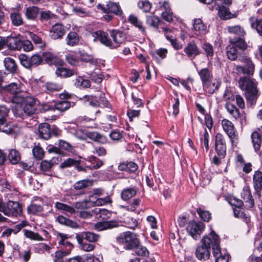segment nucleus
<instances>
[{
    "instance_id": "1",
    "label": "nucleus",
    "mask_w": 262,
    "mask_h": 262,
    "mask_svg": "<svg viewBox=\"0 0 262 262\" xmlns=\"http://www.w3.org/2000/svg\"><path fill=\"white\" fill-rule=\"evenodd\" d=\"M23 100L20 102L13 110L14 115L16 117L24 119L37 112V100L32 97L23 96Z\"/></svg>"
},
{
    "instance_id": "2",
    "label": "nucleus",
    "mask_w": 262,
    "mask_h": 262,
    "mask_svg": "<svg viewBox=\"0 0 262 262\" xmlns=\"http://www.w3.org/2000/svg\"><path fill=\"white\" fill-rule=\"evenodd\" d=\"M240 89L246 91V97L248 101L253 103L257 98L258 91L255 79L248 76H242L238 80Z\"/></svg>"
},
{
    "instance_id": "3",
    "label": "nucleus",
    "mask_w": 262,
    "mask_h": 262,
    "mask_svg": "<svg viewBox=\"0 0 262 262\" xmlns=\"http://www.w3.org/2000/svg\"><path fill=\"white\" fill-rule=\"evenodd\" d=\"M68 236L67 234L58 232L57 239L60 249L55 253L54 262H65L63 257L69 255L73 248L72 243L67 241Z\"/></svg>"
},
{
    "instance_id": "4",
    "label": "nucleus",
    "mask_w": 262,
    "mask_h": 262,
    "mask_svg": "<svg viewBox=\"0 0 262 262\" xmlns=\"http://www.w3.org/2000/svg\"><path fill=\"white\" fill-rule=\"evenodd\" d=\"M215 232L212 230L207 235L205 236L201 240L202 245L196 247L195 256L200 260H207L210 256V248L213 247Z\"/></svg>"
},
{
    "instance_id": "5",
    "label": "nucleus",
    "mask_w": 262,
    "mask_h": 262,
    "mask_svg": "<svg viewBox=\"0 0 262 262\" xmlns=\"http://www.w3.org/2000/svg\"><path fill=\"white\" fill-rule=\"evenodd\" d=\"M239 61L244 63L245 65L235 66V70L236 74H243L248 77L252 76L255 71V64L252 60L246 55H242L239 56Z\"/></svg>"
},
{
    "instance_id": "6",
    "label": "nucleus",
    "mask_w": 262,
    "mask_h": 262,
    "mask_svg": "<svg viewBox=\"0 0 262 262\" xmlns=\"http://www.w3.org/2000/svg\"><path fill=\"white\" fill-rule=\"evenodd\" d=\"M116 240L118 243L124 244L127 250H133L140 243L137 235L129 231L121 233Z\"/></svg>"
},
{
    "instance_id": "7",
    "label": "nucleus",
    "mask_w": 262,
    "mask_h": 262,
    "mask_svg": "<svg viewBox=\"0 0 262 262\" xmlns=\"http://www.w3.org/2000/svg\"><path fill=\"white\" fill-rule=\"evenodd\" d=\"M19 59L21 64L28 69L35 68L43 62L42 57L39 54H35L30 57L25 54H20Z\"/></svg>"
},
{
    "instance_id": "8",
    "label": "nucleus",
    "mask_w": 262,
    "mask_h": 262,
    "mask_svg": "<svg viewBox=\"0 0 262 262\" xmlns=\"http://www.w3.org/2000/svg\"><path fill=\"white\" fill-rule=\"evenodd\" d=\"M9 110L0 105V132L10 135L14 133L12 124L8 120Z\"/></svg>"
},
{
    "instance_id": "9",
    "label": "nucleus",
    "mask_w": 262,
    "mask_h": 262,
    "mask_svg": "<svg viewBox=\"0 0 262 262\" xmlns=\"http://www.w3.org/2000/svg\"><path fill=\"white\" fill-rule=\"evenodd\" d=\"M97 7L104 13H112L120 18H124V13L119 3L108 1L105 5L98 4Z\"/></svg>"
},
{
    "instance_id": "10",
    "label": "nucleus",
    "mask_w": 262,
    "mask_h": 262,
    "mask_svg": "<svg viewBox=\"0 0 262 262\" xmlns=\"http://www.w3.org/2000/svg\"><path fill=\"white\" fill-rule=\"evenodd\" d=\"M22 204L17 201L9 200L6 203L4 214L8 217L16 218L23 215Z\"/></svg>"
},
{
    "instance_id": "11",
    "label": "nucleus",
    "mask_w": 262,
    "mask_h": 262,
    "mask_svg": "<svg viewBox=\"0 0 262 262\" xmlns=\"http://www.w3.org/2000/svg\"><path fill=\"white\" fill-rule=\"evenodd\" d=\"M5 91L12 95L11 100L13 103L18 104L24 99L25 95L21 89L20 83H11L5 87Z\"/></svg>"
},
{
    "instance_id": "12",
    "label": "nucleus",
    "mask_w": 262,
    "mask_h": 262,
    "mask_svg": "<svg viewBox=\"0 0 262 262\" xmlns=\"http://www.w3.org/2000/svg\"><path fill=\"white\" fill-rule=\"evenodd\" d=\"M205 227V225L203 223L192 221L188 223L186 230L189 235L196 240L200 238Z\"/></svg>"
},
{
    "instance_id": "13",
    "label": "nucleus",
    "mask_w": 262,
    "mask_h": 262,
    "mask_svg": "<svg viewBox=\"0 0 262 262\" xmlns=\"http://www.w3.org/2000/svg\"><path fill=\"white\" fill-rule=\"evenodd\" d=\"M110 34L112 38L111 40V49H116L124 43L126 40V35L118 30H111Z\"/></svg>"
},
{
    "instance_id": "14",
    "label": "nucleus",
    "mask_w": 262,
    "mask_h": 262,
    "mask_svg": "<svg viewBox=\"0 0 262 262\" xmlns=\"http://www.w3.org/2000/svg\"><path fill=\"white\" fill-rule=\"evenodd\" d=\"M221 124L225 132L227 134L232 143L238 139V135L233 123L228 119L222 120Z\"/></svg>"
},
{
    "instance_id": "15",
    "label": "nucleus",
    "mask_w": 262,
    "mask_h": 262,
    "mask_svg": "<svg viewBox=\"0 0 262 262\" xmlns=\"http://www.w3.org/2000/svg\"><path fill=\"white\" fill-rule=\"evenodd\" d=\"M82 132L83 133L82 136L77 135L78 138L80 139L85 140L86 138H89L94 142H97L101 144H105L107 142V138L97 132L83 130Z\"/></svg>"
},
{
    "instance_id": "16",
    "label": "nucleus",
    "mask_w": 262,
    "mask_h": 262,
    "mask_svg": "<svg viewBox=\"0 0 262 262\" xmlns=\"http://www.w3.org/2000/svg\"><path fill=\"white\" fill-rule=\"evenodd\" d=\"M225 107L233 118L240 122L242 125L246 124L245 114H241L239 110L230 102H226Z\"/></svg>"
},
{
    "instance_id": "17",
    "label": "nucleus",
    "mask_w": 262,
    "mask_h": 262,
    "mask_svg": "<svg viewBox=\"0 0 262 262\" xmlns=\"http://www.w3.org/2000/svg\"><path fill=\"white\" fill-rule=\"evenodd\" d=\"M215 151L221 158H224L226 155V146L225 140L222 134L218 133L215 136Z\"/></svg>"
},
{
    "instance_id": "18",
    "label": "nucleus",
    "mask_w": 262,
    "mask_h": 262,
    "mask_svg": "<svg viewBox=\"0 0 262 262\" xmlns=\"http://www.w3.org/2000/svg\"><path fill=\"white\" fill-rule=\"evenodd\" d=\"M6 45L12 51H20L21 49L22 39L20 35L8 36L6 38Z\"/></svg>"
},
{
    "instance_id": "19",
    "label": "nucleus",
    "mask_w": 262,
    "mask_h": 262,
    "mask_svg": "<svg viewBox=\"0 0 262 262\" xmlns=\"http://www.w3.org/2000/svg\"><path fill=\"white\" fill-rule=\"evenodd\" d=\"M75 238L77 241H80V242L83 240L86 242L88 241L89 243H95L99 241L100 235L93 232L83 231L76 233Z\"/></svg>"
},
{
    "instance_id": "20",
    "label": "nucleus",
    "mask_w": 262,
    "mask_h": 262,
    "mask_svg": "<svg viewBox=\"0 0 262 262\" xmlns=\"http://www.w3.org/2000/svg\"><path fill=\"white\" fill-rule=\"evenodd\" d=\"M94 41H99L103 45L111 49V39L107 32L99 30L92 33Z\"/></svg>"
},
{
    "instance_id": "21",
    "label": "nucleus",
    "mask_w": 262,
    "mask_h": 262,
    "mask_svg": "<svg viewBox=\"0 0 262 262\" xmlns=\"http://www.w3.org/2000/svg\"><path fill=\"white\" fill-rule=\"evenodd\" d=\"M42 199L36 197L27 207V212L30 214H37L43 211Z\"/></svg>"
},
{
    "instance_id": "22",
    "label": "nucleus",
    "mask_w": 262,
    "mask_h": 262,
    "mask_svg": "<svg viewBox=\"0 0 262 262\" xmlns=\"http://www.w3.org/2000/svg\"><path fill=\"white\" fill-rule=\"evenodd\" d=\"M118 222L115 220H111L98 222L94 224V228L98 231H101L105 230L112 229L113 228L118 227Z\"/></svg>"
},
{
    "instance_id": "23",
    "label": "nucleus",
    "mask_w": 262,
    "mask_h": 262,
    "mask_svg": "<svg viewBox=\"0 0 262 262\" xmlns=\"http://www.w3.org/2000/svg\"><path fill=\"white\" fill-rule=\"evenodd\" d=\"M214 241H213L212 253L215 258L218 257H222L224 256L223 253L225 254H229L226 249H221L220 246V237L218 235L215 234Z\"/></svg>"
},
{
    "instance_id": "24",
    "label": "nucleus",
    "mask_w": 262,
    "mask_h": 262,
    "mask_svg": "<svg viewBox=\"0 0 262 262\" xmlns=\"http://www.w3.org/2000/svg\"><path fill=\"white\" fill-rule=\"evenodd\" d=\"M66 33V29L63 25L60 24L54 25L50 32V35L53 39L61 38Z\"/></svg>"
},
{
    "instance_id": "25",
    "label": "nucleus",
    "mask_w": 262,
    "mask_h": 262,
    "mask_svg": "<svg viewBox=\"0 0 262 262\" xmlns=\"http://www.w3.org/2000/svg\"><path fill=\"white\" fill-rule=\"evenodd\" d=\"M184 51L188 57L192 58H195L200 54L199 48L193 41L187 43L184 49Z\"/></svg>"
},
{
    "instance_id": "26",
    "label": "nucleus",
    "mask_w": 262,
    "mask_h": 262,
    "mask_svg": "<svg viewBox=\"0 0 262 262\" xmlns=\"http://www.w3.org/2000/svg\"><path fill=\"white\" fill-rule=\"evenodd\" d=\"M226 55L229 59L234 61L238 59L239 61V56L242 55H246L245 52H241L231 45H228L226 47Z\"/></svg>"
},
{
    "instance_id": "27",
    "label": "nucleus",
    "mask_w": 262,
    "mask_h": 262,
    "mask_svg": "<svg viewBox=\"0 0 262 262\" xmlns=\"http://www.w3.org/2000/svg\"><path fill=\"white\" fill-rule=\"evenodd\" d=\"M205 92L212 94L219 88L221 82L217 79L209 80L202 84Z\"/></svg>"
},
{
    "instance_id": "28",
    "label": "nucleus",
    "mask_w": 262,
    "mask_h": 262,
    "mask_svg": "<svg viewBox=\"0 0 262 262\" xmlns=\"http://www.w3.org/2000/svg\"><path fill=\"white\" fill-rule=\"evenodd\" d=\"M218 15L221 19L223 20L229 19L233 18H236L238 15V12H235L234 13L230 12L229 8L224 6H222L219 7Z\"/></svg>"
},
{
    "instance_id": "29",
    "label": "nucleus",
    "mask_w": 262,
    "mask_h": 262,
    "mask_svg": "<svg viewBox=\"0 0 262 262\" xmlns=\"http://www.w3.org/2000/svg\"><path fill=\"white\" fill-rule=\"evenodd\" d=\"M58 145L60 150L61 155L64 156V152L70 154H74L75 152L74 147L70 143L63 140H59L58 141Z\"/></svg>"
},
{
    "instance_id": "30",
    "label": "nucleus",
    "mask_w": 262,
    "mask_h": 262,
    "mask_svg": "<svg viewBox=\"0 0 262 262\" xmlns=\"http://www.w3.org/2000/svg\"><path fill=\"white\" fill-rule=\"evenodd\" d=\"M128 21L135 27L137 28L142 35H146V28L143 26V22L139 20L137 16L133 14L129 15Z\"/></svg>"
},
{
    "instance_id": "31",
    "label": "nucleus",
    "mask_w": 262,
    "mask_h": 262,
    "mask_svg": "<svg viewBox=\"0 0 262 262\" xmlns=\"http://www.w3.org/2000/svg\"><path fill=\"white\" fill-rule=\"evenodd\" d=\"M38 134L40 138L48 140L51 137V130L50 125L48 123H41L38 126Z\"/></svg>"
},
{
    "instance_id": "32",
    "label": "nucleus",
    "mask_w": 262,
    "mask_h": 262,
    "mask_svg": "<svg viewBox=\"0 0 262 262\" xmlns=\"http://www.w3.org/2000/svg\"><path fill=\"white\" fill-rule=\"evenodd\" d=\"M193 26L194 30L198 32L196 34L203 35L208 32L207 26L200 18L193 20Z\"/></svg>"
},
{
    "instance_id": "33",
    "label": "nucleus",
    "mask_w": 262,
    "mask_h": 262,
    "mask_svg": "<svg viewBox=\"0 0 262 262\" xmlns=\"http://www.w3.org/2000/svg\"><path fill=\"white\" fill-rule=\"evenodd\" d=\"M229 42L231 45L235 47L238 50L244 52L247 48V45L244 39L242 37L230 38Z\"/></svg>"
},
{
    "instance_id": "34",
    "label": "nucleus",
    "mask_w": 262,
    "mask_h": 262,
    "mask_svg": "<svg viewBox=\"0 0 262 262\" xmlns=\"http://www.w3.org/2000/svg\"><path fill=\"white\" fill-rule=\"evenodd\" d=\"M39 8L36 6H30L25 8L24 14L27 19L34 20L38 14Z\"/></svg>"
},
{
    "instance_id": "35",
    "label": "nucleus",
    "mask_w": 262,
    "mask_h": 262,
    "mask_svg": "<svg viewBox=\"0 0 262 262\" xmlns=\"http://www.w3.org/2000/svg\"><path fill=\"white\" fill-rule=\"evenodd\" d=\"M80 40L79 35L74 31L70 32L66 39L67 45L69 46H75L79 43Z\"/></svg>"
},
{
    "instance_id": "36",
    "label": "nucleus",
    "mask_w": 262,
    "mask_h": 262,
    "mask_svg": "<svg viewBox=\"0 0 262 262\" xmlns=\"http://www.w3.org/2000/svg\"><path fill=\"white\" fill-rule=\"evenodd\" d=\"M4 63L8 71L12 74L16 73L17 66L14 59L9 57H6L4 60Z\"/></svg>"
},
{
    "instance_id": "37",
    "label": "nucleus",
    "mask_w": 262,
    "mask_h": 262,
    "mask_svg": "<svg viewBox=\"0 0 262 262\" xmlns=\"http://www.w3.org/2000/svg\"><path fill=\"white\" fill-rule=\"evenodd\" d=\"M62 88L61 84L53 82H47L42 85V88L48 93L59 91Z\"/></svg>"
},
{
    "instance_id": "38",
    "label": "nucleus",
    "mask_w": 262,
    "mask_h": 262,
    "mask_svg": "<svg viewBox=\"0 0 262 262\" xmlns=\"http://www.w3.org/2000/svg\"><path fill=\"white\" fill-rule=\"evenodd\" d=\"M137 164L133 162H123L118 166V169L121 171H126L129 172H134L137 170Z\"/></svg>"
},
{
    "instance_id": "39",
    "label": "nucleus",
    "mask_w": 262,
    "mask_h": 262,
    "mask_svg": "<svg viewBox=\"0 0 262 262\" xmlns=\"http://www.w3.org/2000/svg\"><path fill=\"white\" fill-rule=\"evenodd\" d=\"M251 27L254 29L261 36H262V19L255 17H250L249 18Z\"/></svg>"
},
{
    "instance_id": "40",
    "label": "nucleus",
    "mask_w": 262,
    "mask_h": 262,
    "mask_svg": "<svg viewBox=\"0 0 262 262\" xmlns=\"http://www.w3.org/2000/svg\"><path fill=\"white\" fill-rule=\"evenodd\" d=\"M227 29L229 33L236 35L238 37H244L246 35V31L240 25L228 26Z\"/></svg>"
},
{
    "instance_id": "41",
    "label": "nucleus",
    "mask_w": 262,
    "mask_h": 262,
    "mask_svg": "<svg viewBox=\"0 0 262 262\" xmlns=\"http://www.w3.org/2000/svg\"><path fill=\"white\" fill-rule=\"evenodd\" d=\"M93 181L89 179H84L76 182L73 185V188L76 190H82L92 186Z\"/></svg>"
},
{
    "instance_id": "42",
    "label": "nucleus",
    "mask_w": 262,
    "mask_h": 262,
    "mask_svg": "<svg viewBox=\"0 0 262 262\" xmlns=\"http://www.w3.org/2000/svg\"><path fill=\"white\" fill-rule=\"evenodd\" d=\"M55 73L57 76L63 78L69 77L76 74V72L75 70L68 69L63 67H59L57 68Z\"/></svg>"
},
{
    "instance_id": "43",
    "label": "nucleus",
    "mask_w": 262,
    "mask_h": 262,
    "mask_svg": "<svg viewBox=\"0 0 262 262\" xmlns=\"http://www.w3.org/2000/svg\"><path fill=\"white\" fill-rule=\"evenodd\" d=\"M242 196L248 208H252L254 205V201L249 190L244 189L242 193Z\"/></svg>"
},
{
    "instance_id": "44",
    "label": "nucleus",
    "mask_w": 262,
    "mask_h": 262,
    "mask_svg": "<svg viewBox=\"0 0 262 262\" xmlns=\"http://www.w3.org/2000/svg\"><path fill=\"white\" fill-rule=\"evenodd\" d=\"M251 138L254 149L256 152H257L261 146V136L258 132H254L251 135Z\"/></svg>"
},
{
    "instance_id": "45",
    "label": "nucleus",
    "mask_w": 262,
    "mask_h": 262,
    "mask_svg": "<svg viewBox=\"0 0 262 262\" xmlns=\"http://www.w3.org/2000/svg\"><path fill=\"white\" fill-rule=\"evenodd\" d=\"M79 99L83 102H89V105L93 107H98L100 105V102L98 101V97L96 95H85L82 97H80Z\"/></svg>"
},
{
    "instance_id": "46",
    "label": "nucleus",
    "mask_w": 262,
    "mask_h": 262,
    "mask_svg": "<svg viewBox=\"0 0 262 262\" xmlns=\"http://www.w3.org/2000/svg\"><path fill=\"white\" fill-rule=\"evenodd\" d=\"M198 74L202 80V84L211 80L212 78L211 70L208 68H203L198 72Z\"/></svg>"
},
{
    "instance_id": "47",
    "label": "nucleus",
    "mask_w": 262,
    "mask_h": 262,
    "mask_svg": "<svg viewBox=\"0 0 262 262\" xmlns=\"http://www.w3.org/2000/svg\"><path fill=\"white\" fill-rule=\"evenodd\" d=\"M234 215L235 217L243 219L246 223L250 222V218L249 214L243 211V209L239 207L233 208Z\"/></svg>"
},
{
    "instance_id": "48",
    "label": "nucleus",
    "mask_w": 262,
    "mask_h": 262,
    "mask_svg": "<svg viewBox=\"0 0 262 262\" xmlns=\"http://www.w3.org/2000/svg\"><path fill=\"white\" fill-rule=\"evenodd\" d=\"M253 185L257 190L262 188V172L259 170L256 171L253 176Z\"/></svg>"
},
{
    "instance_id": "49",
    "label": "nucleus",
    "mask_w": 262,
    "mask_h": 262,
    "mask_svg": "<svg viewBox=\"0 0 262 262\" xmlns=\"http://www.w3.org/2000/svg\"><path fill=\"white\" fill-rule=\"evenodd\" d=\"M160 20L159 18L155 15H147L146 16V23L149 27L158 29Z\"/></svg>"
},
{
    "instance_id": "50",
    "label": "nucleus",
    "mask_w": 262,
    "mask_h": 262,
    "mask_svg": "<svg viewBox=\"0 0 262 262\" xmlns=\"http://www.w3.org/2000/svg\"><path fill=\"white\" fill-rule=\"evenodd\" d=\"M136 190L134 188H127L123 189L121 191V196L123 200L127 201L136 195Z\"/></svg>"
},
{
    "instance_id": "51",
    "label": "nucleus",
    "mask_w": 262,
    "mask_h": 262,
    "mask_svg": "<svg viewBox=\"0 0 262 262\" xmlns=\"http://www.w3.org/2000/svg\"><path fill=\"white\" fill-rule=\"evenodd\" d=\"M8 159L12 164H16L20 160V155L15 149L9 150Z\"/></svg>"
},
{
    "instance_id": "52",
    "label": "nucleus",
    "mask_w": 262,
    "mask_h": 262,
    "mask_svg": "<svg viewBox=\"0 0 262 262\" xmlns=\"http://www.w3.org/2000/svg\"><path fill=\"white\" fill-rule=\"evenodd\" d=\"M55 207L58 210L69 212L71 214H74L76 212L75 208L73 206H71L60 202H56L55 203Z\"/></svg>"
},
{
    "instance_id": "53",
    "label": "nucleus",
    "mask_w": 262,
    "mask_h": 262,
    "mask_svg": "<svg viewBox=\"0 0 262 262\" xmlns=\"http://www.w3.org/2000/svg\"><path fill=\"white\" fill-rule=\"evenodd\" d=\"M74 85L79 88H87L91 86V83L90 80L79 76L75 80Z\"/></svg>"
},
{
    "instance_id": "54",
    "label": "nucleus",
    "mask_w": 262,
    "mask_h": 262,
    "mask_svg": "<svg viewBox=\"0 0 262 262\" xmlns=\"http://www.w3.org/2000/svg\"><path fill=\"white\" fill-rule=\"evenodd\" d=\"M10 19L12 24L15 26H19L24 24L21 15L18 12L11 13L10 14Z\"/></svg>"
},
{
    "instance_id": "55",
    "label": "nucleus",
    "mask_w": 262,
    "mask_h": 262,
    "mask_svg": "<svg viewBox=\"0 0 262 262\" xmlns=\"http://www.w3.org/2000/svg\"><path fill=\"white\" fill-rule=\"evenodd\" d=\"M71 106V103L66 100L59 101L55 104V108L61 112L67 111Z\"/></svg>"
},
{
    "instance_id": "56",
    "label": "nucleus",
    "mask_w": 262,
    "mask_h": 262,
    "mask_svg": "<svg viewBox=\"0 0 262 262\" xmlns=\"http://www.w3.org/2000/svg\"><path fill=\"white\" fill-rule=\"evenodd\" d=\"M25 236L31 240L41 241H43V237L38 233L33 232L31 230L25 229L24 230Z\"/></svg>"
},
{
    "instance_id": "57",
    "label": "nucleus",
    "mask_w": 262,
    "mask_h": 262,
    "mask_svg": "<svg viewBox=\"0 0 262 262\" xmlns=\"http://www.w3.org/2000/svg\"><path fill=\"white\" fill-rule=\"evenodd\" d=\"M79 164V161L72 158L64 160L60 165V168L63 169Z\"/></svg>"
},
{
    "instance_id": "58",
    "label": "nucleus",
    "mask_w": 262,
    "mask_h": 262,
    "mask_svg": "<svg viewBox=\"0 0 262 262\" xmlns=\"http://www.w3.org/2000/svg\"><path fill=\"white\" fill-rule=\"evenodd\" d=\"M136 254L140 256L147 257L149 254V252L146 247L140 244L136 247L134 249Z\"/></svg>"
},
{
    "instance_id": "59",
    "label": "nucleus",
    "mask_w": 262,
    "mask_h": 262,
    "mask_svg": "<svg viewBox=\"0 0 262 262\" xmlns=\"http://www.w3.org/2000/svg\"><path fill=\"white\" fill-rule=\"evenodd\" d=\"M78 244L79 245V247L81 249L89 252L93 250L95 248V245L94 243H86V241L82 240L81 242L80 241H77Z\"/></svg>"
},
{
    "instance_id": "60",
    "label": "nucleus",
    "mask_w": 262,
    "mask_h": 262,
    "mask_svg": "<svg viewBox=\"0 0 262 262\" xmlns=\"http://www.w3.org/2000/svg\"><path fill=\"white\" fill-rule=\"evenodd\" d=\"M200 217L204 222H208L211 218V214L209 211L204 210L201 208L196 209Z\"/></svg>"
},
{
    "instance_id": "61",
    "label": "nucleus",
    "mask_w": 262,
    "mask_h": 262,
    "mask_svg": "<svg viewBox=\"0 0 262 262\" xmlns=\"http://www.w3.org/2000/svg\"><path fill=\"white\" fill-rule=\"evenodd\" d=\"M66 60L72 66H77L79 63V58L73 53H68L66 55Z\"/></svg>"
},
{
    "instance_id": "62",
    "label": "nucleus",
    "mask_w": 262,
    "mask_h": 262,
    "mask_svg": "<svg viewBox=\"0 0 262 262\" xmlns=\"http://www.w3.org/2000/svg\"><path fill=\"white\" fill-rule=\"evenodd\" d=\"M32 153L34 158L37 160H40L44 157V151L38 145L33 148Z\"/></svg>"
},
{
    "instance_id": "63",
    "label": "nucleus",
    "mask_w": 262,
    "mask_h": 262,
    "mask_svg": "<svg viewBox=\"0 0 262 262\" xmlns=\"http://www.w3.org/2000/svg\"><path fill=\"white\" fill-rule=\"evenodd\" d=\"M202 49L206 54V56L209 58L212 57L214 54V50L213 46L209 43H204L202 45Z\"/></svg>"
},
{
    "instance_id": "64",
    "label": "nucleus",
    "mask_w": 262,
    "mask_h": 262,
    "mask_svg": "<svg viewBox=\"0 0 262 262\" xmlns=\"http://www.w3.org/2000/svg\"><path fill=\"white\" fill-rule=\"evenodd\" d=\"M165 36L174 49L178 50L182 49L183 45L179 42L175 37L168 35H166Z\"/></svg>"
}]
</instances>
